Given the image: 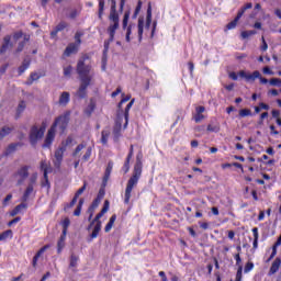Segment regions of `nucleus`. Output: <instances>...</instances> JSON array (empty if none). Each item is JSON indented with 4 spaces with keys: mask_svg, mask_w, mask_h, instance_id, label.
I'll return each instance as SVG.
<instances>
[{
    "mask_svg": "<svg viewBox=\"0 0 281 281\" xmlns=\"http://www.w3.org/2000/svg\"><path fill=\"white\" fill-rule=\"evenodd\" d=\"M143 162H142V154H137L136 156V162L134 165V170L132 177L127 181V186L125 189V198H124V203L125 205H128L131 203V193L133 192V189L137 183H139V179L142 177V168H143Z\"/></svg>",
    "mask_w": 281,
    "mask_h": 281,
    "instance_id": "obj_1",
    "label": "nucleus"
},
{
    "mask_svg": "<svg viewBox=\"0 0 281 281\" xmlns=\"http://www.w3.org/2000/svg\"><path fill=\"white\" fill-rule=\"evenodd\" d=\"M45 131H47V123L45 121L42 122L40 127L37 124L31 126L29 132V142L32 148H36V146H38V142L45 137Z\"/></svg>",
    "mask_w": 281,
    "mask_h": 281,
    "instance_id": "obj_2",
    "label": "nucleus"
},
{
    "mask_svg": "<svg viewBox=\"0 0 281 281\" xmlns=\"http://www.w3.org/2000/svg\"><path fill=\"white\" fill-rule=\"evenodd\" d=\"M238 76H239V78H244L246 80V82H256V80L259 79L261 85L269 83V79L262 77V75L258 70H255L252 74H249L245 70H240L238 72Z\"/></svg>",
    "mask_w": 281,
    "mask_h": 281,
    "instance_id": "obj_3",
    "label": "nucleus"
},
{
    "mask_svg": "<svg viewBox=\"0 0 281 281\" xmlns=\"http://www.w3.org/2000/svg\"><path fill=\"white\" fill-rule=\"evenodd\" d=\"M57 126L60 131V135H63L65 131H67V127L69 126V112L57 116L54 123L52 124L50 128H53V131L56 132Z\"/></svg>",
    "mask_w": 281,
    "mask_h": 281,
    "instance_id": "obj_4",
    "label": "nucleus"
},
{
    "mask_svg": "<svg viewBox=\"0 0 281 281\" xmlns=\"http://www.w3.org/2000/svg\"><path fill=\"white\" fill-rule=\"evenodd\" d=\"M12 177L16 181L15 186H23V183H25V180H27L30 177V166L24 165L20 167L16 171L13 172Z\"/></svg>",
    "mask_w": 281,
    "mask_h": 281,
    "instance_id": "obj_5",
    "label": "nucleus"
},
{
    "mask_svg": "<svg viewBox=\"0 0 281 281\" xmlns=\"http://www.w3.org/2000/svg\"><path fill=\"white\" fill-rule=\"evenodd\" d=\"M124 121V116L120 113H116L115 123L113 126V139L115 144L120 142V137H122V122Z\"/></svg>",
    "mask_w": 281,
    "mask_h": 281,
    "instance_id": "obj_6",
    "label": "nucleus"
},
{
    "mask_svg": "<svg viewBox=\"0 0 281 281\" xmlns=\"http://www.w3.org/2000/svg\"><path fill=\"white\" fill-rule=\"evenodd\" d=\"M128 19H131V10L125 11L123 16V30H126L125 41L131 43V34L133 33V26L128 25Z\"/></svg>",
    "mask_w": 281,
    "mask_h": 281,
    "instance_id": "obj_7",
    "label": "nucleus"
},
{
    "mask_svg": "<svg viewBox=\"0 0 281 281\" xmlns=\"http://www.w3.org/2000/svg\"><path fill=\"white\" fill-rule=\"evenodd\" d=\"M12 47H14V43H12V35H4L0 46V56L7 54L8 49H12Z\"/></svg>",
    "mask_w": 281,
    "mask_h": 281,
    "instance_id": "obj_8",
    "label": "nucleus"
},
{
    "mask_svg": "<svg viewBox=\"0 0 281 281\" xmlns=\"http://www.w3.org/2000/svg\"><path fill=\"white\" fill-rule=\"evenodd\" d=\"M89 54H83L78 60L77 71H79V74H87L89 70H91V67L89 65H85V61L89 60Z\"/></svg>",
    "mask_w": 281,
    "mask_h": 281,
    "instance_id": "obj_9",
    "label": "nucleus"
},
{
    "mask_svg": "<svg viewBox=\"0 0 281 281\" xmlns=\"http://www.w3.org/2000/svg\"><path fill=\"white\" fill-rule=\"evenodd\" d=\"M54 139H56V130L50 127L47 131L42 148H52V144H54Z\"/></svg>",
    "mask_w": 281,
    "mask_h": 281,
    "instance_id": "obj_10",
    "label": "nucleus"
},
{
    "mask_svg": "<svg viewBox=\"0 0 281 281\" xmlns=\"http://www.w3.org/2000/svg\"><path fill=\"white\" fill-rule=\"evenodd\" d=\"M110 205H111V202H109V200H105L103 203V207L93 218V223H95L97 225L98 224L102 225V221H100V218H102V216H104L106 214V212H109Z\"/></svg>",
    "mask_w": 281,
    "mask_h": 281,
    "instance_id": "obj_11",
    "label": "nucleus"
},
{
    "mask_svg": "<svg viewBox=\"0 0 281 281\" xmlns=\"http://www.w3.org/2000/svg\"><path fill=\"white\" fill-rule=\"evenodd\" d=\"M110 21L120 22V13H117V2L116 0H111V9H110Z\"/></svg>",
    "mask_w": 281,
    "mask_h": 281,
    "instance_id": "obj_12",
    "label": "nucleus"
},
{
    "mask_svg": "<svg viewBox=\"0 0 281 281\" xmlns=\"http://www.w3.org/2000/svg\"><path fill=\"white\" fill-rule=\"evenodd\" d=\"M77 74L80 78L82 89H87L89 85H91V77H89V74H91V70H88L87 72L81 74L80 70H77Z\"/></svg>",
    "mask_w": 281,
    "mask_h": 281,
    "instance_id": "obj_13",
    "label": "nucleus"
},
{
    "mask_svg": "<svg viewBox=\"0 0 281 281\" xmlns=\"http://www.w3.org/2000/svg\"><path fill=\"white\" fill-rule=\"evenodd\" d=\"M23 146H25L24 143L22 142H18V143H11L8 145V147L5 148L3 156L4 157H10V155H12V153H16L18 148H23Z\"/></svg>",
    "mask_w": 281,
    "mask_h": 281,
    "instance_id": "obj_14",
    "label": "nucleus"
},
{
    "mask_svg": "<svg viewBox=\"0 0 281 281\" xmlns=\"http://www.w3.org/2000/svg\"><path fill=\"white\" fill-rule=\"evenodd\" d=\"M113 24H111L108 27V34H109V38L106 40L109 43H113V41H115V31H117L120 29V22H112Z\"/></svg>",
    "mask_w": 281,
    "mask_h": 281,
    "instance_id": "obj_15",
    "label": "nucleus"
},
{
    "mask_svg": "<svg viewBox=\"0 0 281 281\" xmlns=\"http://www.w3.org/2000/svg\"><path fill=\"white\" fill-rule=\"evenodd\" d=\"M79 46L76 43H69L68 46L64 50V56L69 58L72 54H78Z\"/></svg>",
    "mask_w": 281,
    "mask_h": 281,
    "instance_id": "obj_16",
    "label": "nucleus"
},
{
    "mask_svg": "<svg viewBox=\"0 0 281 281\" xmlns=\"http://www.w3.org/2000/svg\"><path fill=\"white\" fill-rule=\"evenodd\" d=\"M30 65H32V59L30 57H25L22 61V65L18 68V76H23L26 69H30Z\"/></svg>",
    "mask_w": 281,
    "mask_h": 281,
    "instance_id": "obj_17",
    "label": "nucleus"
},
{
    "mask_svg": "<svg viewBox=\"0 0 281 281\" xmlns=\"http://www.w3.org/2000/svg\"><path fill=\"white\" fill-rule=\"evenodd\" d=\"M206 131L209 133H218L221 131V124L218 123V121L216 119H213L210 121Z\"/></svg>",
    "mask_w": 281,
    "mask_h": 281,
    "instance_id": "obj_18",
    "label": "nucleus"
},
{
    "mask_svg": "<svg viewBox=\"0 0 281 281\" xmlns=\"http://www.w3.org/2000/svg\"><path fill=\"white\" fill-rule=\"evenodd\" d=\"M280 266H281V259L280 257H277L270 267L268 276H276V273L280 271Z\"/></svg>",
    "mask_w": 281,
    "mask_h": 281,
    "instance_id": "obj_19",
    "label": "nucleus"
},
{
    "mask_svg": "<svg viewBox=\"0 0 281 281\" xmlns=\"http://www.w3.org/2000/svg\"><path fill=\"white\" fill-rule=\"evenodd\" d=\"M133 104H135V99H132L130 104H127L125 110H123V117L125 120L123 128H126V126H128V113H130L131 109H133Z\"/></svg>",
    "mask_w": 281,
    "mask_h": 281,
    "instance_id": "obj_20",
    "label": "nucleus"
},
{
    "mask_svg": "<svg viewBox=\"0 0 281 281\" xmlns=\"http://www.w3.org/2000/svg\"><path fill=\"white\" fill-rule=\"evenodd\" d=\"M27 43H30V35L25 34L23 37V41L18 43L15 54H21V52H23V49H25V45H27Z\"/></svg>",
    "mask_w": 281,
    "mask_h": 281,
    "instance_id": "obj_21",
    "label": "nucleus"
},
{
    "mask_svg": "<svg viewBox=\"0 0 281 281\" xmlns=\"http://www.w3.org/2000/svg\"><path fill=\"white\" fill-rule=\"evenodd\" d=\"M151 23H153V4L148 2L145 27L147 30L150 29Z\"/></svg>",
    "mask_w": 281,
    "mask_h": 281,
    "instance_id": "obj_22",
    "label": "nucleus"
},
{
    "mask_svg": "<svg viewBox=\"0 0 281 281\" xmlns=\"http://www.w3.org/2000/svg\"><path fill=\"white\" fill-rule=\"evenodd\" d=\"M63 157H65V154L59 151L58 149L55 150V160L54 166L57 169H60V166L63 165Z\"/></svg>",
    "mask_w": 281,
    "mask_h": 281,
    "instance_id": "obj_23",
    "label": "nucleus"
},
{
    "mask_svg": "<svg viewBox=\"0 0 281 281\" xmlns=\"http://www.w3.org/2000/svg\"><path fill=\"white\" fill-rule=\"evenodd\" d=\"M100 232H102V225L99 223L94 225L92 233L88 237V243H92Z\"/></svg>",
    "mask_w": 281,
    "mask_h": 281,
    "instance_id": "obj_24",
    "label": "nucleus"
},
{
    "mask_svg": "<svg viewBox=\"0 0 281 281\" xmlns=\"http://www.w3.org/2000/svg\"><path fill=\"white\" fill-rule=\"evenodd\" d=\"M70 98H71V94H69V92L67 91H64L61 92L58 102L61 106H67V104H69Z\"/></svg>",
    "mask_w": 281,
    "mask_h": 281,
    "instance_id": "obj_25",
    "label": "nucleus"
},
{
    "mask_svg": "<svg viewBox=\"0 0 281 281\" xmlns=\"http://www.w3.org/2000/svg\"><path fill=\"white\" fill-rule=\"evenodd\" d=\"M67 239V235L61 233L58 241H57V254H63V249H65V240Z\"/></svg>",
    "mask_w": 281,
    "mask_h": 281,
    "instance_id": "obj_26",
    "label": "nucleus"
},
{
    "mask_svg": "<svg viewBox=\"0 0 281 281\" xmlns=\"http://www.w3.org/2000/svg\"><path fill=\"white\" fill-rule=\"evenodd\" d=\"M12 131H14V127H10L8 125L2 126L0 130V142L4 137H8V135H10V133H12Z\"/></svg>",
    "mask_w": 281,
    "mask_h": 281,
    "instance_id": "obj_27",
    "label": "nucleus"
},
{
    "mask_svg": "<svg viewBox=\"0 0 281 281\" xmlns=\"http://www.w3.org/2000/svg\"><path fill=\"white\" fill-rule=\"evenodd\" d=\"M138 42L142 43V40L144 38V18L138 19Z\"/></svg>",
    "mask_w": 281,
    "mask_h": 281,
    "instance_id": "obj_28",
    "label": "nucleus"
},
{
    "mask_svg": "<svg viewBox=\"0 0 281 281\" xmlns=\"http://www.w3.org/2000/svg\"><path fill=\"white\" fill-rule=\"evenodd\" d=\"M21 210H27V203L22 202L21 204L16 205L10 213V216H16Z\"/></svg>",
    "mask_w": 281,
    "mask_h": 281,
    "instance_id": "obj_29",
    "label": "nucleus"
},
{
    "mask_svg": "<svg viewBox=\"0 0 281 281\" xmlns=\"http://www.w3.org/2000/svg\"><path fill=\"white\" fill-rule=\"evenodd\" d=\"M25 109H26L25 101H20V103L16 108V112H15V120H19V117H21V115L23 114V111H25Z\"/></svg>",
    "mask_w": 281,
    "mask_h": 281,
    "instance_id": "obj_30",
    "label": "nucleus"
},
{
    "mask_svg": "<svg viewBox=\"0 0 281 281\" xmlns=\"http://www.w3.org/2000/svg\"><path fill=\"white\" fill-rule=\"evenodd\" d=\"M32 192H34V187L27 184V187L22 195V203H26V201H29L30 194H32Z\"/></svg>",
    "mask_w": 281,
    "mask_h": 281,
    "instance_id": "obj_31",
    "label": "nucleus"
},
{
    "mask_svg": "<svg viewBox=\"0 0 281 281\" xmlns=\"http://www.w3.org/2000/svg\"><path fill=\"white\" fill-rule=\"evenodd\" d=\"M93 111H95V101H93V99L90 100V103L88 104V106L85 110L86 115H88V117H91V114L93 113Z\"/></svg>",
    "mask_w": 281,
    "mask_h": 281,
    "instance_id": "obj_32",
    "label": "nucleus"
},
{
    "mask_svg": "<svg viewBox=\"0 0 281 281\" xmlns=\"http://www.w3.org/2000/svg\"><path fill=\"white\" fill-rule=\"evenodd\" d=\"M128 100H131V94L126 95L125 98H123V99L119 102L116 113H120L121 115L124 116V109L122 108V104H124L125 102H128Z\"/></svg>",
    "mask_w": 281,
    "mask_h": 281,
    "instance_id": "obj_33",
    "label": "nucleus"
},
{
    "mask_svg": "<svg viewBox=\"0 0 281 281\" xmlns=\"http://www.w3.org/2000/svg\"><path fill=\"white\" fill-rule=\"evenodd\" d=\"M240 19H241L240 15L237 14L235 16V19L226 25V30H235V27H236V25H238V22L240 21Z\"/></svg>",
    "mask_w": 281,
    "mask_h": 281,
    "instance_id": "obj_34",
    "label": "nucleus"
},
{
    "mask_svg": "<svg viewBox=\"0 0 281 281\" xmlns=\"http://www.w3.org/2000/svg\"><path fill=\"white\" fill-rule=\"evenodd\" d=\"M254 8V3L248 2L244 7L240 8V10L237 12V14L243 19V14L247 12V10H251Z\"/></svg>",
    "mask_w": 281,
    "mask_h": 281,
    "instance_id": "obj_35",
    "label": "nucleus"
},
{
    "mask_svg": "<svg viewBox=\"0 0 281 281\" xmlns=\"http://www.w3.org/2000/svg\"><path fill=\"white\" fill-rule=\"evenodd\" d=\"M71 225V220H69V217H66L63 222H61V227H63V232L61 234L67 235V231L69 229V226Z\"/></svg>",
    "mask_w": 281,
    "mask_h": 281,
    "instance_id": "obj_36",
    "label": "nucleus"
},
{
    "mask_svg": "<svg viewBox=\"0 0 281 281\" xmlns=\"http://www.w3.org/2000/svg\"><path fill=\"white\" fill-rule=\"evenodd\" d=\"M109 135H111V132L109 130H103L101 132V143L103 145L109 144Z\"/></svg>",
    "mask_w": 281,
    "mask_h": 281,
    "instance_id": "obj_37",
    "label": "nucleus"
},
{
    "mask_svg": "<svg viewBox=\"0 0 281 281\" xmlns=\"http://www.w3.org/2000/svg\"><path fill=\"white\" fill-rule=\"evenodd\" d=\"M82 205H85V200L81 198L78 202L76 210L74 211V216H80L82 212Z\"/></svg>",
    "mask_w": 281,
    "mask_h": 281,
    "instance_id": "obj_38",
    "label": "nucleus"
},
{
    "mask_svg": "<svg viewBox=\"0 0 281 281\" xmlns=\"http://www.w3.org/2000/svg\"><path fill=\"white\" fill-rule=\"evenodd\" d=\"M25 34L23 33V31H16L11 35V38H13L14 43H16L18 41H21V38H24Z\"/></svg>",
    "mask_w": 281,
    "mask_h": 281,
    "instance_id": "obj_39",
    "label": "nucleus"
},
{
    "mask_svg": "<svg viewBox=\"0 0 281 281\" xmlns=\"http://www.w3.org/2000/svg\"><path fill=\"white\" fill-rule=\"evenodd\" d=\"M255 34H258V32L256 30H250L241 32L240 36L241 38L247 40L249 36H255Z\"/></svg>",
    "mask_w": 281,
    "mask_h": 281,
    "instance_id": "obj_40",
    "label": "nucleus"
},
{
    "mask_svg": "<svg viewBox=\"0 0 281 281\" xmlns=\"http://www.w3.org/2000/svg\"><path fill=\"white\" fill-rule=\"evenodd\" d=\"M78 260H79V257L76 256V254H71V255H70L69 267H71V268L78 267Z\"/></svg>",
    "mask_w": 281,
    "mask_h": 281,
    "instance_id": "obj_41",
    "label": "nucleus"
},
{
    "mask_svg": "<svg viewBox=\"0 0 281 281\" xmlns=\"http://www.w3.org/2000/svg\"><path fill=\"white\" fill-rule=\"evenodd\" d=\"M104 15V0H99V13L98 16L100 21H102V16Z\"/></svg>",
    "mask_w": 281,
    "mask_h": 281,
    "instance_id": "obj_42",
    "label": "nucleus"
},
{
    "mask_svg": "<svg viewBox=\"0 0 281 281\" xmlns=\"http://www.w3.org/2000/svg\"><path fill=\"white\" fill-rule=\"evenodd\" d=\"M8 238H12V229L4 231L0 234V240H8Z\"/></svg>",
    "mask_w": 281,
    "mask_h": 281,
    "instance_id": "obj_43",
    "label": "nucleus"
},
{
    "mask_svg": "<svg viewBox=\"0 0 281 281\" xmlns=\"http://www.w3.org/2000/svg\"><path fill=\"white\" fill-rule=\"evenodd\" d=\"M251 115H254V113H251V110L249 109L239 110V117H249Z\"/></svg>",
    "mask_w": 281,
    "mask_h": 281,
    "instance_id": "obj_44",
    "label": "nucleus"
},
{
    "mask_svg": "<svg viewBox=\"0 0 281 281\" xmlns=\"http://www.w3.org/2000/svg\"><path fill=\"white\" fill-rule=\"evenodd\" d=\"M131 159L132 158H126L125 161H124V165H123V172L124 175L128 173V170H131Z\"/></svg>",
    "mask_w": 281,
    "mask_h": 281,
    "instance_id": "obj_45",
    "label": "nucleus"
},
{
    "mask_svg": "<svg viewBox=\"0 0 281 281\" xmlns=\"http://www.w3.org/2000/svg\"><path fill=\"white\" fill-rule=\"evenodd\" d=\"M69 24H67V22L60 21L58 25L55 26V30H57V32H63V30H66Z\"/></svg>",
    "mask_w": 281,
    "mask_h": 281,
    "instance_id": "obj_46",
    "label": "nucleus"
},
{
    "mask_svg": "<svg viewBox=\"0 0 281 281\" xmlns=\"http://www.w3.org/2000/svg\"><path fill=\"white\" fill-rule=\"evenodd\" d=\"M37 179H38V175H37V173H33V175L30 177V180H29V184H27V186H31V188H34V186H36Z\"/></svg>",
    "mask_w": 281,
    "mask_h": 281,
    "instance_id": "obj_47",
    "label": "nucleus"
},
{
    "mask_svg": "<svg viewBox=\"0 0 281 281\" xmlns=\"http://www.w3.org/2000/svg\"><path fill=\"white\" fill-rule=\"evenodd\" d=\"M269 85H271V87H281V79L280 78H271L270 80H268Z\"/></svg>",
    "mask_w": 281,
    "mask_h": 281,
    "instance_id": "obj_48",
    "label": "nucleus"
},
{
    "mask_svg": "<svg viewBox=\"0 0 281 281\" xmlns=\"http://www.w3.org/2000/svg\"><path fill=\"white\" fill-rule=\"evenodd\" d=\"M106 187H101L99 189V192H98V195H97V200L99 201H102V199H104V194H106V190H105Z\"/></svg>",
    "mask_w": 281,
    "mask_h": 281,
    "instance_id": "obj_49",
    "label": "nucleus"
},
{
    "mask_svg": "<svg viewBox=\"0 0 281 281\" xmlns=\"http://www.w3.org/2000/svg\"><path fill=\"white\" fill-rule=\"evenodd\" d=\"M91 153H92L91 147H88L85 155L82 156V161H89V159H91Z\"/></svg>",
    "mask_w": 281,
    "mask_h": 281,
    "instance_id": "obj_50",
    "label": "nucleus"
},
{
    "mask_svg": "<svg viewBox=\"0 0 281 281\" xmlns=\"http://www.w3.org/2000/svg\"><path fill=\"white\" fill-rule=\"evenodd\" d=\"M71 71H74V67H71V65L65 67L64 68V76L66 78H70L71 77Z\"/></svg>",
    "mask_w": 281,
    "mask_h": 281,
    "instance_id": "obj_51",
    "label": "nucleus"
},
{
    "mask_svg": "<svg viewBox=\"0 0 281 281\" xmlns=\"http://www.w3.org/2000/svg\"><path fill=\"white\" fill-rule=\"evenodd\" d=\"M235 281H243V266H238Z\"/></svg>",
    "mask_w": 281,
    "mask_h": 281,
    "instance_id": "obj_52",
    "label": "nucleus"
},
{
    "mask_svg": "<svg viewBox=\"0 0 281 281\" xmlns=\"http://www.w3.org/2000/svg\"><path fill=\"white\" fill-rule=\"evenodd\" d=\"M77 94L81 100L87 98V89H82V86H80Z\"/></svg>",
    "mask_w": 281,
    "mask_h": 281,
    "instance_id": "obj_53",
    "label": "nucleus"
},
{
    "mask_svg": "<svg viewBox=\"0 0 281 281\" xmlns=\"http://www.w3.org/2000/svg\"><path fill=\"white\" fill-rule=\"evenodd\" d=\"M267 117H269V112H263L260 114V119L258 121V124L260 126H262L265 124V120H267Z\"/></svg>",
    "mask_w": 281,
    "mask_h": 281,
    "instance_id": "obj_54",
    "label": "nucleus"
},
{
    "mask_svg": "<svg viewBox=\"0 0 281 281\" xmlns=\"http://www.w3.org/2000/svg\"><path fill=\"white\" fill-rule=\"evenodd\" d=\"M87 147V145H85V144H79L77 147H76V149H75V151L72 153V157H76L77 155H78V153H80L83 148H86Z\"/></svg>",
    "mask_w": 281,
    "mask_h": 281,
    "instance_id": "obj_55",
    "label": "nucleus"
},
{
    "mask_svg": "<svg viewBox=\"0 0 281 281\" xmlns=\"http://www.w3.org/2000/svg\"><path fill=\"white\" fill-rule=\"evenodd\" d=\"M8 67H10V64H3L1 67H0V80L2 78L3 75H5V71H8Z\"/></svg>",
    "mask_w": 281,
    "mask_h": 281,
    "instance_id": "obj_56",
    "label": "nucleus"
},
{
    "mask_svg": "<svg viewBox=\"0 0 281 281\" xmlns=\"http://www.w3.org/2000/svg\"><path fill=\"white\" fill-rule=\"evenodd\" d=\"M80 36H82V34L81 33H76L75 34V43H76V45H77V47H80V45L82 44V40L80 38Z\"/></svg>",
    "mask_w": 281,
    "mask_h": 281,
    "instance_id": "obj_57",
    "label": "nucleus"
},
{
    "mask_svg": "<svg viewBox=\"0 0 281 281\" xmlns=\"http://www.w3.org/2000/svg\"><path fill=\"white\" fill-rule=\"evenodd\" d=\"M251 269H254V262L248 261L244 268V273H249V271H251Z\"/></svg>",
    "mask_w": 281,
    "mask_h": 281,
    "instance_id": "obj_58",
    "label": "nucleus"
},
{
    "mask_svg": "<svg viewBox=\"0 0 281 281\" xmlns=\"http://www.w3.org/2000/svg\"><path fill=\"white\" fill-rule=\"evenodd\" d=\"M262 71H263V74H265L266 76H273V74H276V72H273V70H271V68H270L269 66H265V67L262 68Z\"/></svg>",
    "mask_w": 281,
    "mask_h": 281,
    "instance_id": "obj_59",
    "label": "nucleus"
},
{
    "mask_svg": "<svg viewBox=\"0 0 281 281\" xmlns=\"http://www.w3.org/2000/svg\"><path fill=\"white\" fill-rule=\"evenodd\" d=\"M112 171H113V161H109L105 169V175H111Z\"/></svg>",
    "mask_w": 281,
    "mask_h": 281,
    "instance_id": "obj_60",
    "label": "nucleus"
},
{
    "mask_svg": "<svg viewBox=\"0 0 281 281\" xmlns=\"http://www.w3.org/2000/svg\"><path fill=\"white\" fill-rule=\"evenodd\" d=\"M78 10L77 9H74L70 13H69V15H68V19H71V20H74V19H77L78 18Z\"/></svg>",
    "mask_w": 281,
    "mask_h": 281,
    "instance_id": "obj_61",
    "label": "nucleus"
},
{
    "mask_svg": "<svg viewBox=\"0 0 281 281\" xmlns=\"http://www.w3.org/2000/svg\"><path fill=\"white\" fill-rule=\"evenodd\" d=\"M202 120H205V115H203V114H195L194 115V122L196 124H199V122H201Z\"/></svg>",
    "mask_w": 281,
    "mask_h": 281,
    "instance_id": "obj_62",
    "label": "nucleus"
},
{
    "mask_svg": "<svg viewBox=\"0 0 281 281\" xmlns=\"http://www.w3.org/2000/svg\"><path fill=\"white\" fill-rule=\"evenodd\" d=\"M41 186H42V188H47L48 190H49V188H52V183H49V179L42 180Z\"/></svg>",
    "mask_w": 281,
    "mask_h": 281,
    "instance_id": "obj_63",
    "label": "nucleus"
},
{
    "mask_svg": "<svg viewBox=\"0 0 281 281\" xmlns=\"http://www.w3.org/2000/svg\"><path fill=\"white\" fill-rule=\"evenodd\" d=\"M72 143H74V137H71V136H68L66 138V140L61 142V144H64L65 146H70V144H72Z\"/></svg>",
    "mask_w": 281,
    "mask_h": 281,
    "instance_id": "obj_64",
    "label": "nucleus"
}]
</instances>
